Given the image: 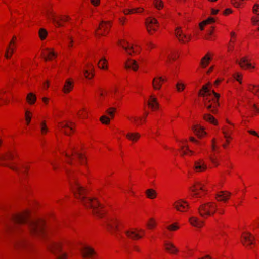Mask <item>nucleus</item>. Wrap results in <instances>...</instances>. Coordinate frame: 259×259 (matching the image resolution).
I'll use <instances>...</instances> for the list:
<instances>
[{
    "mask_svg": "<svg viewBox=\"0 0 259 259\" xmlns=\"http://www.w3.org/2000/svg\"><path fill=\"white\" fill-rule=\"evenodd\" d=\"M13 225L8 227L10 231L19 232L23 230V227L27 226L29 232L34 235L44 234V223L41 220H31L27 213L16 214L12 217Z\"/></svg>",
    "mask_w": 259,
    "mask_h": 259,
    "instance_id": "obj_1",
    "label": "nucleus"
},
{
    "mask_svg": "<svg viewBox=\"0 0 259 259\" xmlns=\"http://www.w3.org/2000/svg\"><path fill=\"white\" fill-rule=\"evenodd\" d=\"M72 190L76 198L78 199L81 203L87 207H90L93 209L95 215L99 217H102L104 212L102 211V207L96 198H87L85 194V190L75 180L73 183L71 184Z\"/></svg>",
    "mask_w": 259,
    "mask_h": 259,
    "instance_id": "obj_2",
    "label": "nucleus"
},
{
    "mask_svg": "<svg viewBox=\"0 0 259 259\" xmlns=\"http://www.w3.org/2000/svg\"><path fill=\"white\" fill-rule=\"evenodd\" d=\"M199 94L203 97L204 106L212 113L216 114L217 107L219 105L218 103L219 95L214 91H211L206 85L202 87Z\"/></svg>",
    "mask_w": 259,
    "mask_h": 259,
    "instance_id": "obj_3",
    "label": "nucleus"
},
{
    "mask_svg": "<svg viewBox=\"0 0 259 259\" xmlns=\"http://www.w3.org/2000/svg\"><path fill=\"white\" fill-rule=\"evenodd\" d=\"M217 205L214 202H207L202 204L198 208V211L201 216L206 218L213 215L217 210Z\"/></svg>",
    "mask_w": 259,
    "mask_h": 259,
    "instance_id": "obj_4",
    "label": "nucleus"
},
{
    "mask_svg": "<svg viewBox=\"0 0 259 259\" xmlns=\"http://www.w3.org/2000/svg\"><path fill=\"white\" fill-rule=\"evenodd\" d=\"M49 249L56 256V259L66 258V254L62 251L61 246L59 244L52 243L50 245Z\"/></svg>",
    "mask_w": 259,
    "mask_h": 259,
    "instance_id": "obj_5",
    "label": "nucleus"
},
{
    "mask_svg": "<svg viewBox=\"0 0 259 259\" xmlns=\"http://www.w3.org/2000/svg\"><path fill=\"white\" fill-rule=\"evenodd\" d=\"M74 147L71 148V151H72V154L71 155H69L67 153L64 152V155L66 156V157L67 158V160H66V162L70 165L72 164V160L73 159V158L72 157V155H75L77 158L79 160L80 163L81 164H84L85 162V159L83 157V155L81 153H80L78 152H76L74 151Z\"/></svg>",
    "mask_w": 259,
    "mask_h": 259,
    "instance_id": "obj_6",
    "label": "nucleus"
},
{
    "mask_svg": "<svg viewBox=\"0 0 259 259\" xmlns=\"http://www.w3.org/2000/svg\"><path fill=\"white\" fill-rule=\"evenodd\" d=\"M145 25L146 29L149 33L151 34V30L155 31L157 27L158 26L157 20L152 17H149L145 20Z\"/></svg>",
    "mask_w": 259,
    "mask_h": 259,
    "instance_id": "obj_7",
    "label": "nucleus"
},
{
    "mask_svg": "<svg viewBox=\"0 0 259 259\" xmlns=\"http://www.w3.org/2000/svg\"><path fill=\"white\" fill-rule=\"evenodd\" d=\"M80 251L84 258H92L97 255L95 250L89 246H82L80 249Z\"/></svg>",
    "mask_w": 259,
    "mask_h": 259,
    "instance_id": "obj_8",
    "label": "nucleus"
},
{
    "mask_svg": "<svg viewBox=\"0 0 259 259\" xmlns=\"http://www.w3.org/2000/svg\"><path fill=\"white\" fill-rule=\"evenodd\" d=\"M204 185L200 182H197L190 190L193 192L192 196L196 197H200L201 195L199 192V190H201L203 192L206 190L204 189Z\"/></svg>",
    "mask_w": 259,
    "mask_h": 259,
    "instance_id": "obj_9",
    "label": "nucleus"
},
{
    "mask_svg": "<svg viewBox=\"0 0 259 259\" xmlns=\"http://www.w3.org/2000/svg\"><path fill=\"white\" fill-rule=\"evenodd\" d=\"M110 26L108 22L102 21L99 25L98 29L95 31L96 36H100L105 35L104 32L108 31Z\"/></svg>",
    "mask_w": 259,
    "mask_h": 259,
    "instance_id": "obj_10",
    "label": "nucleus"
},
{
    "mask_svg": "<svg viewBox=\"0 0 259 259\" xmlns=\"http://www.w3.org/2000/svg\"><path fill=\"white\" fill-rule=\"evenodd\" d=\"M55 15V13L51 9L48 8L46 9L45 15L47 18L51 20L56 26H62V24L61 23L59 20H56Z\"/></svg>",
    "mask_w": 259,
    "mask_h": 259,
    "instance_id": "obj_11",
    "label": "nucleus"
},
{
    "mask_svg": "<svg viewBox=\"0 0 259 259\" xmlns=\"http://www.w3.org/2000/svg\"><path fill=\"white\" fill-rule=\"evenodd\" d=\"M141 232L143 234L144 233V231L140 229L139 230H137L135 229H131L129 230H127L125 232L126 236L130 239L132 240H137L140 238H141L142 236L140 235L138 232Z\"/></svg>",
    "mask_w": 259,
    "mask_h": 259,
    "instance_id": "obj_12",
    "label": "nucleus"
},
{
    "mask_svg": "<svg viewBox=\"0 0 259 259\" xmlns=\"http://www.w3.org/2000/svg\"><path fill=\"white\" fill-rule=\"evenodd\" d=\"M174 206L177 210L182 212L186 211L189 207L188 203L183 200H179L175 202Z\"/></svg>",
    "mask_w": 259,
    "mask_h": 259,
    "instance_id": "obj_13",
    "label": "nucleus"
},
{
    "mask_svg": "<svg viewBox=\"0 0 259 259\" xmlns=\"http://www.w3.org/2000/svg\"><path fill=\"white\" fill-rule=\"evenodd\" d=\"M28 245V243L24 235L17 238L14 242V246L16 248H24Z\"/></svg>",
    "mask_w": 259,
    "mask_h": 259,
    "instance_id": "obj_14",
    "label": "nucleus"
},
{
    "mask_svg": "<svg viewBox=\"0 0 259 259\" xmlns=\"http://www.w3.org/2000/svg\"><path fill=\"white\" fill-rule=\"evenodd\" d=\"M119 221L115 219H111L107 221V227L109 231L114 233V231L117 230Z\"/></svg>",
    "mask_w": 259,
    "mask_h": 259,
    "instance_id": "obj_15",
    "label": "nucleus"
},
{
    "mask_svg": "<svg viewBox=\"0 0 259 259\" xmlns=\"http://www.w3.org/2000/svg\"><path fill=\"white\" fill-rule=\"evenodd\" d=\"M176 36L180 41L185 43L188 42L191 38L190 36H187L184 34L180 29H177L176 32Z\"/></svg>",
    "mask_w": 259,
    "mask_h": 259,
    "instance_id": "obj_16",
    "label": "nucleus"
},
{
    "mask_svg": "<svg viewBox=\"0 0 259 259\" xmlns=\"http://www.w3.org/2000/svg\"><path fill=\"white\" fill-rule=\"evenodd\" d=\"M236 63H237L240 65V66L243 69L254 68V67L252 66L251 64L249 62L246 57H242L239 62L236 61Z\"/></svg>",
    "mask_w": 259,
    "mask_h": 259,
    "instance_id": "obj_17",
    "label": "nucleus"
},
{
    "mask_svg": "<svg viewBox=\"0 0 259 259\" xmlns=\"http://www.w3.org/2000/svg\"><path fill=\"white\" fill-rule=\"evenodd\" d=\"M230 195L231 193L227 191H221L216 194V199L219 201H226Z\"/></svg>",
    "mask_w": 259,
    "mask_h": 259,
    "instance_id": "obj_18",
    "label": "nucleus"
},
{
    "mask_svg": "<svg viewBox=\"0 0 259 259\" xmlns=\"http://www.w3.org/2000/svg\"><path fill=\"white\" fill-rule=\"evenodd\" d=\"M125 68L126 69H131L134 71H137L138 68V64L135 60L128 59L125 63Z\"/></svg>",
    "mask_w": 259,
    "mask_h": 259,
    "instance_id": "obj_19",
    "label": "nucleus"
},
{
    "mask_svg": "<svg viewBox=\"0 0 259 259\" xmlns=\"http://www.w3.org/2000/svg\"><path fill=\"white\" fill-rule=\"evenodd\" d=\"M243 240H242V244L245 245V243L248 245L253 244V241L254 240V237L250 233L247 232L246 235L242 236Z\"/></svg>",
    "mask_w": 259,
    "mask_h": 259,
    "instance_id": "obj_20",
    "label": "nucleus"
},
{
    "mask_svg": "<svg viewBox=\"0 0 259 259\" xmlns=\"http://www.w3.org/2000/svg\"><path fill=\"white\" fill-rule=\"evenodd\" d=\"M194 168L197 172H201L207 168V165L202 160L195 161Z\"/></svg>",
    "mask_w": 259,
    "mask_h": 259,
    "instance_id": "obj_21",
    "label": "nucleus"
},
{
    "mask_svg": "<svg viewBox=\"0 0 259 259\" xmlns=\"http://www.w3.org/2000/svg\"><path fill=\"white\" fill-rule=\"evenodd\" d=\"M73 123L70 122V125L68 123H59L58 128L59 130L63 132L65 135H69V134L66 131V128H69L70 131H73V128L71 125H73Z\"/></svg>",
    "mask_w": 259,
    "mask_h": 259,
    "instance_id": "obj_22",
    "label": "nucleus"
},
{
    "mask_svg": "<svg viewBox=\"0 0 259 259\" xmlns=\"http://www.w3.org/2000/svg\"><path fill=\"white\" fill-rule=\"evenodd\" d=\"M148 105L153 110L157 109L159 107V104L157 101L156 98L152 95L150 96V99L148 101Z\"/></svg>",
    "mask_w": 259,
    "mask_h": 259,
    "instance_id": "obj_23",
    "label": "nucleus"
},
{
    "mask_svg": "<svg viewBox=\"0 0 259 259\" xmlns=\"http://www.w3.org/2000/svg\"><path fill=\"white\" fill-rule=\"evenodd\" d=\"M165 249L168 252L175 254L178 252V249L170 242H166L164 244Z\"/></svg>",
    "mask_w": 259,
    "mask_h": 259,
    "instance_id": "obj_24",
    "label": "nucleus"
},
{
    "mask_svg": "<svg viewBox=\"0 0 259 259\" xmlns=\"http://www.w3.org/2000/svg\"><path fill=\"white\" fill-rule=\"evenodd\" d=\"M42 56L45 61L51 60L52 57L56 56V54L50 49L46 48L45 51L42 53Z\"/></svg>",
    "mask_w": 259,
    "mask_h": 259,
    "instance_id": "obj_25",
    "label": "nucleus"
},
{
    "mask_svg": "<svg viewBox=\"0 0 259 259\" xmlns=\"http://www.w3.org/2000/svg\"><path fill=\"white\" fill-rule=\"evenodd\" d=\"M189 222L191 225L198 228L201 227L204 223L203 221H200L197 217H191L189 219Z\"/></svg>",
    "mask_w": 259,
    "mask_h": 259,
    "instance_id": "obj_26",
    "label": "nucleus"
},
{
    "mask_svg": "<svg viewBox=\"0 0 259 259\" xmlns=\"http://www.w3.org/2000/svg\"><path fill=\"white\" fill-rule=\"evenodd\" d=\"M16 46H13V45H9L8 46V47L6 49L5 57L7 59H10L15 51V48Z\"/></svg>",
    "mask_w": 259,
    "mask_h": 259,
    "instance_id": "obj_27",
    "label": "nucleus"
},
{
    "mask_svg": "<svg viewBox=\"0 0 259 259\" xmlns=\"http://www.w3.org/2000/svg\"><path fill=\"white\" fill-rule=\"evenodd\" d=\"M73 82L70 79H67L65 82V84L63 88V91L65 93H69L73 88Z\"/></svg>",
    "mask_w": 259,
    "mask_h": 259,
    "instance_id": "obj_28",
    "label": "nucleus"
},
{
    "mask_svg": "<svg viewBox=\"0 0 259 259\" xmlns=\"http://www.w3.org/2000/svg\"><path fill=\"white\" fill-rule=\"evenodd\" d=\"M88 70L84 71V76L88 79H91L94 77V74L92 72L94 70V67L92 64H90L88 66Z\"/></svg>",
    "mask_w": 259,
    "mask_h": 259,
    "instance_id": "obj_29",
    "label": "nucleus"
},
{
    "mask_svg": "<svg viewBox=\"0 0 259 259\" xmlns=\"http://www.w3.org/2000/svg\"><path fill=\"white\" fill-rule=\"evenodd\" d=\"M126 43H127V45L125 46L121 41H120L119 42V45L125 50L127 53H128L129 55H131L132 53L136 52L137 51H134L133 46H131L130 44H128V42H126Z\"/></svg>",
    "mask_w": 259,
    "mask_h": 259,
    "instance_id": "obj_30",
    "label": "nucleus"
},
{
    "mask_svg": "<svg viewBox=\"0 0 259 259\" xmlns=\"http://www.w3.org/2000/svg\"><path fill=\"white\" fill-rule=\"evenodd\" d=\"M14 156L10 152H6L0 155V160L3 162H6L8 160L13 159Z\"/></svg>",
    "mask_w": 259,
    "mask_h": 259,
    "instance_id": "obj_31",
    "label": "nucleus"
},
{
    "mask_svg": "<svg viewBox=\"0 0 259 259\" xmlns=\"http://www.w3.org/2000/svg\"><path fill=\"white\" fill-rule=\"evenodd\" d=\"M194 132L199 137H201L206 134L203 129L199 125H195L193 127Z\"/></svg>",
    "mask_w": 259,
    "mask_h": 259,
    "instance_id": "obj_32",
    "label": "nucleus"
},
{
    "mask_svg": "<svg viewBox=\"0 0 259 259\" xmlns=\"http://www.w3.org/2000/svg\"><path fill=\"white\" fill-rule=\"evenodd\" d=\"M126 136L130 140L136 141L139 138L140 135L138 133H129L126 134Z\"/></svg>",
    "mask_w": 259,
    "mask_h": 259,
    "instance_id": "obj_33",
    "label": "nucleus"
},
{
    "mask_svg": "<svg viewBox=\"0 0 259 259\" xmlns=\"http://www.w3.org/2000/svg\"><path fill=\"white\" fill-rule=\"evenodd\" d=\"M158 80H156V78H154L152 81V85L154 89H160L161 87L160 81H164V80L161 77L158 78Z\"/></svg>",
    "mask_w": 259,
    "mask_h": 259,
    "instance_id": "obj_34",
    "label": "nucleus"
},
{
    "mask_svg": "<svg viewBox=\"0 0 259 259\" xmlns=\"http://www.w3.org/2000/svg\"><path fill=\"white\" fill-rule=\"evenodd\" d=\"M248 91L259 97V85H249Z\"/></svg>",
    "mask_w": 259,
    "mask_h": 259,
    "instance_id": "obj_35",
    "label": "nucleus"
},
{
    "mask_svg": "<svg viewBox=\"0 0 259 259\" xmlns=\"http://www.w3.org/2000/svg\"><path fill=\"white\" fill-rule=\"evenodd\" d=\"M204 119L208 122H210L211 123L214 124H217V121L214 118V117L209 114H205L204 115Z\"/></svg>",
    "mask_w": 259,
    "mask_h": 259,
    "instance_id": "obj_36",
    "label": "nucleus"
},
{
    "mask_svg": "<svg viewBox=\"0 0 259 259\" xmlns=\"http://www.w3.org/2000/svg\"><path fill=\"white\" fill-rule=\"evenodd\" d=\"M145 193L147 197L150 199H153L156 196V191L152 189H147Z\"/></svg>",
    "mask_w": 259,
    "mask_h": 259,
    "instance_id": "obj_37",
    "label": "nucleus"
},
{
    "mask_svg": "<svg viewBox=\"0 0 259 259\" xmlns=\"http://www.w3.org/2000/svg\"><path fill=\"white\" fill-rule=\"evenodd\" d=\"M210 60L211 58L209 57L208 54H207L202 59L201 62L202 66L204 68H205L208 65Z\"/></svg>",
    "mask_w": 259,
    "mask_h": 259,
    "instance_id": "obj_38",
    "label": "nucleus"
},
{
    "mask_svg": "<svg viewBox=\"0 0 259 259\" xmlns=\"http://www.w3.org/2000/svg\"><path fill=\"white\" fill-rule=\"evenodd\" d=\"M27 100L30 104H33L36 101V97L34 94L30 93L28 94L27 96Z\"/></svg>",
    "mask_w": 259,
    "mask_h": 259,
    "instance_id": "obj_39",
    "label": "nucleus"
},
{
    "mask_svg": "<svg viewBox=\"0 0 259 259\" xmlns=\"http://www.w3.org/2000/svg\"><path fill=\"white\" fill-rule=\"evenodd\" d=\"M107 60L105 58H102L99 62L98 63V66L100 68L105 69L107 68V65H106Z\"/></svg>",
    "mask_w": 259,
    "mask_h": 259,
    "instance_id": "obj_40",
    "label": "nucleus"
},
{
    "mask_svg": "<svg viewBox=\"0 0 259 259\" xmlns=\"http://www.w3.org/2000/svg\"><path fill=\"white\" fill-rule=\"evenodd\" d=\"M47 32L45 29H40L39 31V35L41 40H43L46 38V37L47 35Z\"/></svg>",
    "mask_w": 259,
    "mask_h": 259,
    "instance_id": "obj_41",
    "label": "nucleus"
},
{
    "mask_svg": "<svg viewBox=\"0 0 259 259\" xmlns=\"http://www.w3.org/2000/svg\"><path fill=\"white\" fill-rule=\"evenodd\" d=\"M0 165L5 166H7V167H9L10 168H11V169L16 171L17 172L19 173L20 172V170H19V168H18L17 167H16L15 166L11 165L6 163H2Z\"/></svg>",
    "mask_w": 259,
    "mask_h": 259,
    "instance_id": "obj_42",
    "label": "nucleus"
},
{
    "mask_svg": "<svg viewBox=\"0 0 259 259\" xmlns=\"http://www.w3.org/2000/svg\"><path fill=\"white\" fill-rule=\"evenodd\" d=\"M155 225L156 223L152 218L150 219L149 222L146 224L147 227L150 229L153 228L155 226Z\"/></svg>",
    "mask_w": 259,
    "mask_h": 259,
    "instance_id": "obj_43",
    "label": "nucleus"
},
{
    "mask_svg": "<svg viewBox=\"0 0 259 259\" xmlns=\"http://www.w3.org/2000/svg\"><path fill=\"white\" fill-rule=\"evenodd\" d=\"M100 120L103 123L106 124H109L110 122V118L105 115L101 116L100 118Z\"/></svg>",
    "mask_w": 259,
    "mask_h": 259,
    "instance_id": "obj_44",
    "label": "nucleus"
},
{
    "mask_svg": "<svg viewBox=\"0 0 259 259\" xmlns=\"http://www.w3.org/2000/svg\"><path fill=\"white\" fill-rule=\"evenodd\" d=\"M143 9L141 8H133L128 10L129 13H138L142 12Z\"/></svg>",
    "mask_w": 259,
    "mask_h": 259,
    "instance_id": "obj_45",
    "label": "nucleus"
},
{
    "mask_svg": "<svg viewBox=\"0 0 259 259\" xmlns=\"http://www.w3.org/2000/svg\"><path fill=\"white\" fill-rule=\"evenodd\" d=\"M154 5L158 9H160L163 6V3L161 0H156L154 2Z\"/></svg>",
    "mask_w": 259,
    "mask_h": 259,
    "instance_id": "obj_46",
    "label": "nucleus"
},
{
    "mask_svg": "<svg viewBox=\"0 0 259 259\" xmlns=\"http://www.w3.org/2000/svg\"><path fill=\"white\" fill-rule=\"evenodd\" d=\"M31 113L28 111H26L25 113V117H26V120L27 121V124L28 125L30 121H31V116H30Z\"/></svg>",
    "mask_w": 259,
    "mask_h": 259,
    "instance_id": "obj_47",
    "label": "nucleus"
},
{
    "mask_svg": "<svg viewBox=\"0 0 259 259\" xmlns=\"http://www.w3.org/2000/svg\"><path fill=\"white\" fill-rule=\"evenodd\" d=\"M116 109L115 108L112 107L108 109L106 112L112 117H114V113Z\"/></svg>",
    "mask_w": 259,
    "mask_h": 259,
    "instance_id": "obj_48",
    "label": "nucleus"
},
{
    "mask_svg": "<svg viewBox=\"0 0 259 259\" xmlns=\"http://www.w3.org/2000/svg\"><path fill=\"white\" fill-rule=\"evenodd\" d=\"M252 11L254 14H255L257 15H259V5L258 4H255L253 6V8H252Z\"/></svg>",
    "mask_w": 259,
    "mask_h": 259,
    "instance_id": "obj_49",
    "label": "nucleus"
},
{
    "mask_svg": "<svg viewBox=\"0 0 259 259\" xmlns=\"http://www.w3.org/2000/svg\"><path fill=\"white\" fill-rule=\"evenodd\" d=\"M176 88L178 92H181L185 89V85L183 83H178L176 84Z\"/></svg>",
    "mask_w": 259,
    "mask_h": 259,
    "instance_id": "obj_50",
    "label": "nucleus"
},
{
    "mask_svg": "<svg viewBox=\"0 0 259 259\" xmlns=\"http://www.w3.org/2000/svg\"><path fill=\"white\" fill-rule=\"evenodd\" d=\"M244 0H231V3L235 7H238L240 5V2Z\"/></svg>",
    "mask_w": 259,
    "mask_h": 259,
    "instance_id": "obj_51",
    "label": "nucleus"
},
{
    "mask_svg": "<svg viewBox=\"0 0 259 259\" xmlns=\"http://www.w3.org/2000/svg\"><path fill=\"white\" fill-rule=\"evenodd\" d=\"M41 125V131L42 133H45L47 132V128L46 127V124L44 122H42L40 124Z\"/></svg>",
    "mask_w": 259,
    "mask_h": 259,
    "instance_id": "obj_52",
    "label": "nucleus"
},
{
    "mask_svg": "<svg viewBox=\"0 0 259 259\" xmlns=\"http://www.w3.org/2000/svg\"><path fill=\"white\" fill-rule=\"evenodd\" d=\"M241 77V75L239 74L238 73H236L233 75L234 78L237 81H238L240 83H241L240 79H239L240 77Z\"/></svg>",
    "mask_w": 259,
    "mask_h": 259,
    "instance_id": "obj_53",
    "label": "nucleus"
},
{
    "mask_svg": "<svg viewBox=\"0 0 259 259\" xmlns=\"http://www.w3.org/2000/svg\"><path fill=\"white\" fill-rule=\"evenodd\" d=\"M214 22V18L212 17H210L208 18L207 20L203 21L204 24H207L208 23H212Z\"/></svg>",
    "mask_w": 259,
    "mask_h": 259,
    "instance_id": "obj_54",
    "label": "nucleus"
},
{
    "mask_svg": "<svg viewBox=\"0 0 259 259\" xmlns=\"http://www.w3.org/2000/svg\"><path fill=\"white\" fill-rule=\"evenodd\" d=\"M169 230H176L179 228L178 226H176L175 224L171 225L167 227Z\"/></svg>",
    "mask_w": 259,
    "mask_h": 259,
    "instance_id": "obj_55",
    "label": "nucleus"
},
{
    "mask_svg": "<svg viewBox=\"0 0 259 259\" xmlns=\"http://www.w3.org/2000/svg\"><path fill=\"white\" fill-rule=\"evenodd\" d=\"M251 21L254 25H257L259 19L257 17H253L251 18Z\"/></svg>",
    "mask_w": 259,
    "mask_h": 259,
    "instance_id": "obj_56",
    "label": "nucleus"
},
{
    "mask_svg": "<svg viewBox=\"0 0 259 259\" xmlns=\"http://www.w3.org/2000/svg\"><path fill=\"white\" fill-rule=\"evenodd\" d=\"M16 37L15 36H14L13 37V38L11 40L10 44H9V45H13V46H15V44H16Z\"/></svg>",
    "mask_w": 259,
    "mask_h": 259,
    "instance_id": "obj_57",
    "label": "nucleus"
},
{
    "mask_svg": "<svg viewBox=\"0 0 259 259\" xmlns=\"http://www.w3.org/2000/svg\"><path fill=\"white\" fill-rule=\"evenodd\" d=\"M91 1L93 5L96 6L99 4L100 0H91Z\"/></svg>",
    "mask_w": 259,
    "mask_h": 259,
    "instance_id": "obj_58",
    "label": "nucleus"
},
{
    "mask_svg": "<svg viewBox=\"0 0 259 259\" xmlns=\"http://www.w3.org/2000/svg\"><path fill=\"white\" fill-rule=\"evenodd\" d=\"M253 108V111H254L255 113H258L259 112V109L256 106L255 104H253L252 105Z\"/></svg>",
    "mask_w": 259,
    "mask_h": 259,
    "instance_id": "obj_59",
    "label": "nucleus"
},
{
    "mask_svg": "<svg viewBox=\"0 0 259 259\" xmlns=\"http://www.w3.org/2000/svg\"><path fill=\"white\" fill-rule=\"evenodd\" d=\"M248 132L250 134H252L254 136H257L259 137V136L256 133V132H255L254 131H252V130H248Z\"/></svg>",
    "mask_w": 259,
    "mask_h": 259,
    "instance_id": "obj_60",
    "label": "nucleus"
},
{
    "mask_svg": "<svg viewBox=\"0 0 259 259\" xmlns=\"http://www.w3.org/2000/svg\"><path fill=\"white\" fill-rule=\"evenodd\" d=\"M60 20H62L63 21H66L70 19V17L68 16H65L64 19H63L62 18L60 17Z\"/></svg>",
    "mask_w": 259,
    "mask_h": 259,
    "instance_id": "obj_61",
    "label": "nucleus"
},
{
    "mask_svg": "<svg viewBox=\"0 0 259 259\" xmlns=\"http://www.w3.org/2000/svg\"><path fill=\"white\" fill-rule=\"evenodd\" d=\"M231 12H232V11H231V10L230 9H226L224 11L223 14H225V15H227V14H228L229 13H230Z\"/></svg>",
    "mask_w": 259,
    "mask_h": 259,
    "instance_id": "obj_62",
    "label": "nucleus"
},
{
    "mask_svg": "<svg viewBox=\"0 0 259 259\" xmlns=\"http://www.w3.org/2000/svg\"><path fill=\"white\" fill-rule=\"evenodd\" d=\"M147 45L148 46V47L149 48H152L155 47V45L153 44H152V42L148 43Z\"/></svg>",
    "mask_w": 259,
    "mask_h": 259,
    "instance_id": "obj_63",
    "label": "nucleus"
},
{
    "mask_svg": "<svg viewBox=\"0 0 259 259\" xmlns=\"http://www.w3.org/2000/svg\"><path fill=\"white\" fill-rule=\"evenodd\" d=\"M181 150H182V155H186L187 154V152L186 151V150H184V147H182Z\"/></svg>",
    "mask_w": 259,
    "mask_h": 259,
    "instance_id": "obj_64",
    "label": "nucleus"
}]
</instances>
